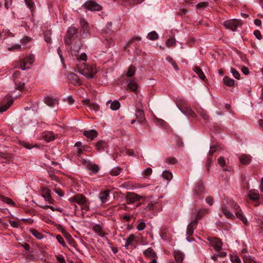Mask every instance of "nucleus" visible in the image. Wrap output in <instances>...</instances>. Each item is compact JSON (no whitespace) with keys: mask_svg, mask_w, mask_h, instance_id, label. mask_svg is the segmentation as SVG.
I'll list each match as a JSON object with an SVG mask.
<instances>
[{"mask_svg":"<svg viewBox=\"0 0 263 263\" xmlns=\"http://www.w3.org/2000/svg\"><path fill=\"white\" fill-rule=\"evenodd\" d=\"M68 200L71 204H74L73 205L75 210H76V208H77V206L75 204L76 203L80 205L81 206V209L83 210L87 211L89 209L86 198L82 194L76 195L74 196L69 198Z\"/></svg>","mask_w":263,"mask_h":263,"instance_id":"f257e3e1","label":"nucleus"},{"mask_svg":"<svg viewBox=\"0 0 263 263\" xmlns=\"http://www.w3.org/2000/svg\"><path fill=\"white\" fill-rule=\"evenodd\" d=\"M242 24V21L237 19L227 20L223 23V26L226 28L230 29L233 31H236L237 28L238 27L241 26Z\"/></svg>","mask_w":263,"mask_h":263,"instance_id":"f03ea898","label":"nucleus"},{"mask_svg":"<svg viewBox=\"0 0 263 263\" xmlns=\"http://www.w3.org/2000/svg\"><path fill=\"white\" fill-rule=\"evenodd\" d=\"M79 72L87 78H92L97 73L96 66L86 65L84 68L79 70Z\"/></svg>","mask_w":263,"mask_h":263,"instance_id":"7ed1b4c3","label":"nucleus"},{"mask_svg":"<svg viewBox=\"0 0 263 263\" xmlns=\"http://www.w3.org/2000/svg\"><path fill=\"white\" fill-rule=\"evenodd\" d=\"M231 206L233 208L237 218L241 220L245 224L248 225V220L247 218L243 215L240 206L234 202H233L231 204Z\"/></svg>","mask_w":263,"mask_h":263,"instance_id":"20e7f679","label":"nucleus"},{"mask_svg":"<svg viewBox=\"0 0 263 263\" xmlns=\"http://www.w3.org/2000/svg\"><path fill=\"white\" fill-rule=\"evenodd\" d=\"M34 58L33 55H29L26 57L20 64V68L21 69L25 70L31 67L32 63L34 62Z\"/></svg>","mask_w":263,"mask_h":263,"instance_id":"39448f33","label":"nucleus"},{"mask_svg":"<svg viewBox=\"0 0 263 263\" xmlns=\"http://www.w3.org/2000/svg\"><path fill=\"white\" fill-rule=\"evenodd\" d=\"M142 197L140 195L135 193L128 192L125 196V199L127 204H133L139 201Z\"/></svg>","mask_w":263,"mask_h":263,"instance_id":"423d86ee","label":"nucleus"},{"mask_svg":"<svg viewBox=\"0 0 263 263\" xmlns=\"http://www.w3.org/2000/svg\"><path fill=\"white\" fill-rule=\"evenodd\" d=\"M85 9L90 11H99L101 9V7L93 1H87L83 5Z\"/></svg>","mask_w":263,"mask_h":263,"instance_id":"0eeeda50","label":"nucleus"},{"mask_svg":"<svg viewBox=\"0 0 263 263\" xmlns=\"http://www.w3.org/2000/svg\"><path fill=\"white\" fill-rule=\"evenodd\" d=\"M80 22L82 28V35L84 37H86L89 34V27L88 24L83 18H80Z\"/></svg>","mask_w":263,"mask_h":263,"instance_id":"6e6552de","label":"nucleus"},{"mask_svg":"<svg viewBox=\"0 0 263 263\" xmlns=\"http://www.w3.org/2000/svg\"><path fill=\"white\" fill-rule=\"evenodd\" d=\"M78 36V29L73 26L69 27L67 30V39L75 40Z\"/></svg>","mask_w":263,"mask_h":263,"instance_id":"1a4fd4ad","label":"nucleus"},{"mask_svg":"<svg viewBox=\"0 0 263 263\" xmlns=\"http://www.w3.org/2000/svg\"><path fill=\"white\" fill-rule=\"evenodd\" d=\"M197 221L193 220L192 222H191L187 226V230H186V234L187 235V237L186 239H187V240L189 242H191L193 240V239L192 238H190L189 237L193 234L194 230L195 229V227L197 225Z\"/></svg>","mask_w":263,"mask_h":263,"instance_id":"9d476101","label":"nucleus"},{"mask_svg":"<svg viewBox=\"0 0 263 263\" xmlns=\"http://www.w3.org/2000/svg\"><path fill=\"white\" fill-rule=\"evenodd\" d=\"M194 194L197 196H200L204 192V186L202 182L199 181L196 184L194 190Z\"/></svg>","mask_w":263,"mask_h":263,"instance_id":"9b49d317","label":"nucleus"},{"mask_svg":"<svg viewBox=\"0 0 263 263\" xmlns=\"http://www.w3.org/2000/svg\"><path fill=\"white\" fill-rule=\"evenodd\" d=\"M211 245L217 251H219L222 248V242L220 239L217 238L211 237L208 238Z\"/></svg>","mask_w":263,"mask_h":263,"instance_id":"f8f14e48","label":"nucleus"},{"mask_svg":"<svg viewBox=\"0 0 263 263\" xmlns=\"http://www.w3.org/2000/svg\"><path fill=\"white\" fill-rule=\"evenodd\" d=\"M41 194L45 200L49 203L52 202V199L50 196V191L47 188H43L41 191Z\"/></svg>","mask_w":263,"mask_h":263,"instance_id":"ddd939ff","label":"nucleus"},{"mask_svg":"<svg viewBox=\"0 0 263 263\" xmlns=\"http://www.w3.org/2000/svg\"><path fill=\"white\" fill-rule=\"evenodd\" d=\"M174 256L177 263H182L184 258V254L179 250H175Z\"/></svg>","mask_w":263,"mask_h":263,"instance_id":"4468645a","label":"nucleus"},{"mask_svg":"<svg viewBox=\"0 0 263 263\" xmlns=\"http://www.w3.org/2000/svg\"><path fill=\"white\" fill-rule=\"evenodd\" d=\"M136 116L139 123L143 124L145 122L144 112L142 109H138L136 112Z\"/></svg>","mask_w":263,"mask_h":263,"instance_id":"2eb2a0df","label":"nucleus"},{"mask_svg":"<svg viewBox=\"0 0 263 263\" xmlns=\"http://www.w3.org/2000/svg\"><path fill=\"white\" fill-rule=\"evenodd\" d=\"M180 110L184 114L195 118L196 117L195 113L190 107H182L180 108Z\"/></svg>","mask_w":263,"mask_h":263,"instance_id":"dca6fc26","label":"nucleus"},{"mask_svg":"<svg viewBox=\"0 0 263 263\" xmlns=\"http://www.w3.org/2000/svg\"><path fill=\"white\" fill-rule=\"evenodd\" d=\"M239 161L241 164L247 165L251 162V157L249 155L243 154L240 157Z\"/></svg>","mask_w":263,"mask_h":263,"instance_id":"f3484780","label":"nucleus"},{"mask_svg":"<svg viewBox=\"0 0 263 263\" xmlns=\"http://www.w3.org/2000/svg\"><path fill=\"white\" fill-rule=\"evenodd\" d=\"M249 197L252 200H257L259 199L260 196L257 190H251L249 191Z\"/></svg>","mask_w":263,"mask_h":263,"instance_id":"a211bd4d","label":"nucleus"},{"mask_svg":"<svg viewBox=\"0 0 263 263\" xmlns=\"http://www.w3.org/2000/svg\"><path fill=\"white\" fill-rule=\"evenodd\" d=\"M83 134L88 138H90L92 140L94 138L96 137L98 135V133L95 130H85L83 132Z\"/></svg>","mask_w":263,"mask_h":263,"instance_id":"6ab92c4d","label":"nucleus"},{"mask_svg":"<svg viewBox=\"0 0 263 263\" xmlns=\"http://www.w3.org/2000/svg\"><path fill=\"white\" fill-rule=\"evenodd\" d=\"M43 138L47 142H50L54 139V135L52 132H47L43 133Z\"/></svg>","mask_w":263,"mask_h":263,"instance_id":"aec40b11","label":"nucleus"},{"mask_svg":"<svg viewBox=\"0 0 263 263\" xmlns=\"http://www.w3.org/2000/svg\"><path fill=\"white\" fill-rule=\"evenodd\" d=\"M222 211L227 218L231 219H235V217L234 215L230 212L229 210L226 206H224L222 208Z\"/></svg>","mask_w":263,"mask_h":263,"instance_id":"412c9836","label":"nucleus"},{"mask_svg":"<svg viewBox=\"0 0 263 263\" xmlns=\"http://www.w3.org/2000/svg\"><path fill=\"white\" fill-rule=\"evenodd\" d=\"M45 103L49 106H53L58 104V100L51 97H46L44 99Z\"/></svg>","mask_w":263,"mask_h":263,"instance_id":"4be33fe9","label":"nucleus"},{"mask_svg":"<svg viewBox=\"0 0 263 263\" xmlns=\"http://www.w3.org/2000/svg\"><path fill=\"white\" fill-rule=\"evenodd\" d=\"M143 253L144 255L147 257H152L154 258L156 256V253L151 248H148Z\"/></svg>","mask_w":263,"mask_h":263,"instance_id":"5701e85b","label":"nucleus"},{"mask_svg":"<svg viewBox=\"0 0 263 263\" xmlns=\"http://www.w3.org/2000/svg\"><path fill=\"white\" fill-rule=\"evenodd\" d=\"M218 163L220 165L221 167H222V170L224 171H230V168H224L226 166V161L223 157L220 156L217 160Z\"/></svg>","mask_w":263,"mask_h":263,"instance_id":"b1692460","label":"nucleus"},{"mask_svg":"<svg viewBox=\"0 0 263 263\" xmlns=\"http://www.w3.org/2000/svg\"><path fill=\"white\" fill-rule=\"evenodd\" d=\"M128 87L131 91L135 92L136 93H137L138 85L135 81L133 80H130L128 84Z\"/></svg>","mask_w":263,"mask_h":263,"instance_id":"393cba45","label":"nucleus"},{"mask_svg":"<svg viewBox=\"0 0 263 263\" xmlns=\"http://www.w3.org/2000/svg\"><path fill=\"white\" fill-rule=\"evenodd\" d=\"M208 212L209 211L207 209H201L199 210L196 216V219L195 220H197L198 221V220L201 219L205 215L208 214Z\"/></svg>","mask_w":263,"mask_h":263,"instance_id":"a878e982","label":"nucleus"},{"mask_svg":"<svg viewBox=\"0 0 263 263\" xmlns=\"http://www.w3.org/2000/svg\"><path fill=\"white\" fill-rule=\"evenodd\" d=\"M194 71L196 74L198 76L199 78L202 80H204L205 79V76H204L203 71L201 69V68L198 66H195L194 68Z\"/></svg>","mask_w":263,"mask_h":263,"instance_id":"bb28decb","label":"nucleus"},{"mask_svg":"<svg viewBox=\"0 0 263 263\" xmlns=\"http://www.w3.org/2000/svg\"><path fill=\"white\" fill-rule=\"evenodd\" d=\"M223 83L228 86L232 87L234 85V80L228 76H225L223 79Z\"/></svg>","mask_w":263,"mask_h":263,"instance_id":"cd10ccee","label":"nucleus"},{"mask_svg":"<svg viewBox=\"0 0 263 263\" xmlns=\"http://www.w3.org/2000/svg\"><path fill=\"white\" fill-rule=\"evenodd\" d=\"M95 146L97 150L102 151L105 149L107 145L105 141L103 140H100L96 144Z\"/></svg>","mask_w":263,"mask_h":263,"instance_id":"c85d7f7f","label":"nucleus"},{"mask_svg":"<svg viewBox=\"0 0 263 263\" xmlns=\"http://www.w3.org/2000/svg\"><path fill=\"white\" fill-rule=\"evenodd\" d=\"M109 196V191H105L101 192L99 194V198L102 203H104Z\"/></svg>","mask_w":263,"mask_h":263,"instance_id":"c756f323","label":"nucleus"},{"mask_svg":"<svg viewBox=\"0 0 263 263\" xmlns=\"http://www.w3.org/2000/svg\"><path fill=\"white\" fill-rule=\"evenodd\" d=\"M68 79L72 81V83H77L79 81L78 76L72 72H70L68 74Z\"/></svg>","mask_w":263,"mask_h":263,"instance_id":"7c9ffc66","label":"nucleus"},{"mask_svg":"<svg viewBox=\"0 0 263 263\" xmlns=\"http://www.w3.org/2000/svg\"><path fill=\"white\" fill-rule=\"evenodd\" d=\"M135 71H136V68L134 66L131 65L129 67L128 70L126 74V77H133L135 74Z\"/></svg>","mask_w":263,"mask_h":263,"instance_id":"2f4dec72","label":"nucleus"},{"mask_svg":"<svg viewBox=\"0 0 263 263\" xmlns=\"http://www.w3.org/2000/svg\"><path fill=\"white\" fill-rule=\"evenodd\" d=\"M162 176L163 178L167 180L168 181L171 180L173 178V175L171 172L165 171L162 173Z\"/></svg>","mask_w":263,"mask_h":263,"instance_id":"473e14b6","label":"nucleus"},{"mask_svg":"<svg viewBox=\"0 0 263 263\" xmlns=\"http://www.w3.org/2000/svg\"><path fill=\"white\" fill-rule=\"evenodd\" d=\"M198 112L200 116L205 120H207L209 119V116L207 115L206 111L203 109H200L198 110Z\"/></svg>","mask_w":263,"mask_h":263,"instance_id":"72a5a7b5","label":"nucleus"},{"mask_svg":"<svg viewBox=\"0 0 263 263\" xmlns=\"http://www.w3.org/2000/svg\"><path fill=\"white\" fill-rule=\"evenodd\" d=\"M120 104L119 101H115L111 102L110 105V108L112 110H117L120 108Z\"/></svg>","mask_w":263,"mask_h":263,"instance_id":"f704fd0d","label":"nucleus"},{"mask_svg":"<svg viewBox=\"0 0 263 263\" xmlns=\"http://www.w3.org/2000/svg\"><path fill=\"white\" fill-rule=\"evenodd\" d=\"M121 169L119 167L113 168L110 172V175L112 176H118L120 174Z\"/></svg>","mask_w":263,"mask_h":263,"instance_id":"c9c22d12","label":"nucleus"},{"mask_svg":"<svg viewBox=\"0 0 263 263\" xmlns=\"http://www.w3.org/2000/svg\"><path fill=\"white\" fill-rule=\"evenodd\" d=\"M147 37L151 40H155L158 38V35L155 31H152L148 34Z\"/></svg>","mask_w":263,"mask_h":263,"instance_id":"e433bc0d","label":"nucleus"},{"mask_svg":"<svg viewBox=\"0 0 263 263\" xmlns=\"http://www.w3.org/2000/svg\"><path fill=\"white\" fill-rule=\"evenodd\" d=\"M134 238L135 236L134 235H130L126 239V241L125 245V247L126 249H128V247L132 243Z\"/></svg>","mask_w":263,"mask_h":263,"instance_id":"4c0bfd02","label":"nucleus"},{"mask_svg":"<svg viewBox=\"0 0 263 263\" xmlns=\"http://www.w3.org/2000/svg\"><path fill=\"white\" fill-rule=\"evenodd\" d=\"M21 144L22 146H23L24 147L30 149L34 147H37V145L36 144L32 145L31 144H30L29 143H28L27 142H22Z\"/></svg>","mask_w":263,"mask_h":263,"instance_id":"58836bf2","label":"nucleus"},{"mask_svg":"<svg viewBox=\"0 0 263 263\" xmlns=\"http://www.w3.org/2000/svg\"><path fill=\"white\" fill-rule=\"evenodd\" d=\"M32 234L37 239H41L43 238L42 234L37 230L33 229L31 231Z\"/></svg>","mask_w":263,"mask_h":263,"instance_id":"ea45409f","label":"nucleus"},{"mask_svg":"<svg viewBox=\"0 0 263 263\" xmlns=\"http://www.w3.org/2000/svg\"><path fill=\"white\" fill-rule=\"evenodd\" d=\"M166 44L167 47L173 46L176 44V40L174 38L171 37L166 41Z\"/></svg>","mask_w":263,"mask_h":263,"instance_id":"a19ab883","label":"nucleus"},{"mask_svg":"<svg viewBox=\"0 0 263 263\" xmlns=\"http://www.w3.org/2000/svg\"><path fill=\"white\" fill-rule=\"evenodd\" d=\"M67 242H68L70 246L74 247L76 242L72 238L71 236L68 234H67Z\"/></svg>","mask_w":263,"mask_h":263,"instance_id":"79ce46f5","label":"nucleus"},{"mask_svg":"<svg viewBox=\"0 0 263 263\" xmlns=\"http://www.w3.org/2000/svg\"><path fill=\"white\" fill-rule=\"evenodd\" d=\"M12 103V101H9L8 104L6 105L2 106L0 107V112H3L7 110L9 107L10 106L11 104Z\"/></svg>","mask_w":263,"mask_h":263,"instance_id":"37998d69","label":"nucleus"},{"mask_svg":"<svg viewBox=\"0 0 263 263\" xmlns=\"http://www.w3.org/2000/svg\"><path fill=\"white\" fill-rule=\"evenodd\" d=\"M244 263H256L250 256H243Z\"/></svg>","mask_w":263,"mask_h":263,"instance_id":"c03bdc74","label":"nucleus"},{"mask_svg":"<svg viewBox=\"0 0 263 263\" xmlns=\"http://www.w3.org/2000/svg\"><path fill=\"white\" fill-rule=\"evenodd\" d=\"M212 162H213V160L211 157H209L207 158L206 163H205V167L206 168L208 172H209L210 170V168L211 166V164H212Z\"/></svg>","mask_w":263,"mask_h":263,"instance_id":"a18cd8bd","label":"nucleus"},{"mask_svg":"<svg viewBox=\"0 0 263 263\" xmlns=\"http://www.w3.org/2000/svg\"><path fill=\"white\" fill-rule=\"evenodd\" d=\"M89 109L91 110H93L95 112H97L99 110L100 107L99 105L95 103H91V105H90Z\"/></svg>","mask_w":263,"mask_h":263,"instance_id":"49530a36","label":"nucleus"},{"mask_svg":"<svg viewBox=\"0 0 263 263\" xmlns=\"http://www.w3.org/2000/svg\"><path fill=\"white\" fill-rule=\"evenodd\" d=\"M231 72L233 75V76L237 79H239L240 74L237 70H236L234 68H231Z\"/></svg>","mask_w":263,"mask_h":263,"instance_id":"de8ad7c7","label":"nucleus"},{"mask_svg":"<svg viewBox=\"0 0 263 263\" xmlns=\"http://www.w3.org/2000/svg\"><path fill=\"white\" fill-rule=\"evenodd\" d=\"M24 1H25V3L26 5L27 6V7L28 8H29L30 9H32L33 8L34 3L33 1V0H24Z\"/></svg>","mask_w":263,"mask_h":263,"instance_id":"09e8293b","label":"nucleus"},{"mask_svg":"<svg viewBox=\"0 0 263 263\" xmlns=\"http://www.w3.org/2000/svg\"><path fill=\"white\" fill-rule=\"evenodd\" d=\"M21 48V46L20 45L15 44L11 47L9 46L8 47V50L10 51V50H18V49H20Z\"/></svg>","mask_w":263,"mask_h":263,"instance_id":"8fccbe9b","label":"nucleus"},{"mask_svg":"<svg viewBox=\"0 0 263 263\" xmlns=\"http://www.w3.org/2000/svg\"><path fill=\"white\" fill-rule=\"evenodd\" d=\"M166 161L169 164H176L177 162V160L174 157L167 158Z\"/></svg>","mask_w":263,"mask_h":263,"instance_id":"3c124183","label":"nucleus"},{"mask_svg":"<svg viewBox=\"0 0 263 263\" xmlns=\"http://www.w3.org/2000/svg\"><path fill=\"white\" fill-rule=\"evenodd\" d=\"M57 263H65L64 257L62 255L57 256Z\"/></svg>","mask_w":263,"mask_h":263,"instance_id":"603ef678","label":"nucleus"},{"mask_svg":"<svg viewBox=\"0 0 263 263\" xmlns=\"http://www.w3.org/2000/svg\"><path fill=\"white\" fill-rule=\"evenodd\" d=\"M145 226V223L143 222H141L137 225V229L139 231H142L144 229Z\"/></svg>","mask_w":263,"mask_h":263,"instance_id":"864d4df0","label":"nucleus"},{"mask_svg":"<svg viewBox=\"0 0 263 263\" xmlns=\"http://www.w3.org/2000/svg\"><path fill=\"white\" fill-rule=\"evenodd\" d=\"M90 169L92 171L93 173H97L99 170V167L98 165L96 164H93L91 166Z\"/></svg>","mask_w":263,"mask_h":263,"instance_id":"5fc2aeb1","label":"nucleus"},{"mask_svg":"<svg viewBox=\"0 0 263 263\" xmlns=\"http://www.w3.org/2000/svg\"><path fill=\"white\" fill-rule=\"evenodd\" d=\"M56 238L60 243L62 244L63 246H65L64 239L61 236L58 235L56 236Z\"/></svg>","mask_w":263,"mask_h":263,"instance_id":"6e6d98bb","label":"nucleus"},{"mask_svg":"<svg viewBox=\"0 0 263 263\" xmlns=\"http://www.w3.org/2000/svg\"><path fill=\"white\" fill-rule=\"evenodd\" d=\"M31 41V38L28 36H25L22 38L21 40L22 44H25Z\"/></svg>","mask_w":263,"mask_h":263,"instance_id":"4d7b16f0","label":"nucleus"},{"mask_svg":"<svg viewBox=\"0 0 263 263\" xmlns=\"http://www.w3.org/2000/svg\"><path fill=\"white\" fill-rule=\"evenodd\" d=\"M254 34L256 36V37L258 40H260L262 38V35L261 34V33L258 30L254 31Z\"/></svg>","mask_w":263,"mask_h":263,"instance_id":"13d9d810","label":"nucleus"},{"mask_svg":"<svg viewBox=\"0 0 263 263\" xmlns=\"http://www.w3.org/2000/svg\"><path fill=\"white\" fill-rule=\"evenodd\" d=\"M12 4V0H4V5L6 9H8Z\"/></svg>","mask_w":263,"mask_h":263,"instance_id":"bf43d9fd","label":"nucleus"},{"mask_svg":"<svg viewBox=\"0 0 263 263\" xmlns=\"http://www.w3.org/2000/svg\"><path fill=\"white\" fill-rule=\"evenodd\" d=\"M206 201L209 204L212 205L214 202L213 198L211 196H208L206 198Z\"/></svg>","mask_w":263,"mask_h":263,"instance_id":"052dcab7","label":"nucleus"},{"mask_svg":"<svg viewBox=\"0 0 263 263\" xmlns=\"http://www.w3.org/2000/svg\"><path fill=\"white\" fill-rule=\"evenodd\" d=\"M216 147L215 145H214L213 146H211L210 147V150L209 153V154L210 156H212L213 155V154L216 151Z\"/></svg>","mask_w":263,"mask_h":263,"instance_id":"680f3d73","label":"nucleus"},{"mask_svg":"<svg viewBox=\"0 0 263 263\" xmlns=\"http://www.w3.org/2000/svg\"><path fill=\"white\" fill-rule=\"evenodd\" d=\"M3 201L9 204L13 205L14 204V202L9 198H5Z\"/></svg>","mask_w":263,"mask_h":263,"instance_id":"e2e57ef3","label":"nucleus"},{"mask_svg":"<svg viewBox=\"0 0 263 263\" xmlns=\"http://www.w3.org/2000/svg\"><path fill=\"white\" fill-rule=\"evenodd\" d=\"M208 6V3L206 2H201L197 5V8L206 7Z\"/></svg>","mask_w":263,"mask_h":263,"instance_id":"0e129e2a","label":"nucleus"},{"mask_svg":"<svg viewBox=\"0 0 263 263\" xmlns=\"http://www.w3.org/2000/svg\"><path fill=\"white\" fill-rule=\"evenodd\" d=\"M241 71L245 74L247 75L249 73V70L247 67L243 66L241 68Z\"/></svg>","mask_w":263,"mask_h":263,"instance_id":"69168bd1","label":"nucleus"},{"mask_svg":"<svg viewBox=\"0 0 263 263\" xmlns=\"http://www.w3.org/2000/svg\"><path fill=\"white\" fill-rule=\"evenodd\" d=\"M93 229L95 232H96L97 233H100V232H101L102 229H101V227L100 225H96V226H94Z\"/></svg>","mask_w":263,"mask_h":263,"instance_id":"338daca9","label":"nucleus"},{"mask_svg":"<svg viewBox=\"0 0 263 263\" xmlns=\"http://www.w3.org/2000/svg\"><path fill=\"white\" fill-rule=\"evenodd\" d=\"M9 223L10 226L13 228H17L18 226V223L15 221L10 220Z\"/></svg>","mask_w":263,"mask_h":263,"instance_id":"774afa93","label":"nucleus"}]
</instances>
